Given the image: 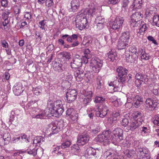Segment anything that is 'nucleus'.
Instances as JSON below:
<instances>
[{
	"label": "nucleus",
	"instance_id": "nucleus-53",
	"mask_svg": "<svg viewBox=\"0 0 159 159\" xmlns=\"http://www.w3.org/2000/svg\"><path fill=\"white\" fill-rule=\"evenodd\" d=\"M110 36V39L111 42L112 43L116 40V39L117 38V34L115 32H113L111 34Z\"/></svg>",
	"mask_w": 159,
	"mask_h": 159
},
{
	"label": "nucleus",
	"instance_id": "nucleus-22",
	"mask_svg": "<svg viewBox=\"0 0 159 159\" xmlns=\"http://www.w3.org/2000/svg\"><path fill=\"white\" fill-rule=\"evenodd\" d=\"M104 157L106 159H114L116 157V154L113 151H107L104 154Z\"/></svg>",
	"mask_w": 159,
	"mask_h": 159
},
{
	"label": "nucleus",
	"instance_id": "nucleus-51",
	"mask_svg": "<svg viewBox=\"0 0 159 159\" xmlns=\"http://www.w3.org/2000/svg\"><path fill=\"white\" fill-rule=\"evenodd\" d=\"M75 113V111L73 108H70L68 109L66 111V114L67 116L70 117L71 116H73Z\"/></svg>",
	"mask_w": 159,
	"mask_h": 159
},
{
	"label": "nucleus",
	"instance_id": "nucleus-7",
	"mask_svg": "<svg viewBox=\"0 0 159 159\" xmlns=\"http://www.w3.org/2000/svg\"><path fill=\"white\" fill-rule=\"evenodd\" d=\"M145 103L146 107L151 111L155 110L159 105L157 101L149 98L146 100Z\"/></svg>",
	"mask_w": 159,
	"mask_h": 159
},
{
	"label": "nucleus",
	"instance_id": "nucleus-24",
	"mask_svg": "<svg viewBox=\"0 0 159 159\" xmlns=\"http://www.w3.org/2000/svg\"><path fill=\"white\" fill-rule=\"evenodd\" d=\"M123 153L125 155V157L126 158H129L133 157L135 153V152L133 149H127L125 150Z\"/></svg>",
	"mask_w": 159,
	"mask_h": 159
},
{
	"label": "nucleus",
	"instance_id": "nucleus-45",
	"mask_svg": "<svg viewBox=\"0 0 159 159\" xmlns=\"http://www.w3.org/2000/svg\"><path fill=\"white\" fill-rule=\"evenodd\" d=\"M105 100V98L102 97H96L95 98L94 102L97 103H103Z\"/></svg>",
	"mask_w": 159,
	"mask_h": 159
},
{
	"label": "nucleus",
	"instance_id": "nucleus-38",
	"mask_svg": "<svg viewBox=\"0 0 159 159\" xmlns=\"http://www.w3.org/2000/svg\"><path fill=\"white\" fill-rule=\"evenodd\" d=\"M83 94L85 97L88 98H91L93 96V93L91 90H89L88 89L86 90H84L83 91Z\"/></svg>",
	"mask_w": 159,
	"mask_h": 159
},
{
	"label": "nucleus",
	"instance_id": "nucleus-58",
	"mask_svg": "<svg viewBox=\"0 0 159 159\" xmlns=\"http://www.w3.org/2000/svg\"><path fill=\"white\" fill-rule=\"evenodd\" d=\"M45 21V20H43L39 22L40 28L44 30H45L44 26L46 23Z\"/></svg>",
	"mask_w": 159,
	"mask_h": 159
},
{
	"label": "nucleus",
	"instance_id": "nucleus-15",
	"mask_svg": "<svg viewBox=\"0 0 159 159\" xmlns=\"http://www.w3.org/2000/svg\"><path fill=\"white\" fill-rule=\"evenodd\" d=\"M93 39L91 37L84 38L81 43V46H84L85 47H90L92 48V41Z\"/></svg>",
	"mask_w": 159,
	"mask_h": 159
},
{
	"label": "nucleus",
	"instance_id": "nucleus-1",
	"mask_svg": "<svg viewBox=\"0 0 159 159\" xmlns=\"http://www.w3.org/2000/svg\"><path fill=\"white\" fill-rule=\"evenodd\" d=\"M47 107L49 114H47L45 111H43L36 115L35 118L43 119L45 118L48 116L59 117L62 115L64 111L62 102L61 100H57L54 102L51 100L48 101Z\"/></svg>",
	"mask_w": 159,
	"mask_h": 159
},
{
	"label": "nucleus",
	"instance_id": "nucleus-13",
	"mask_svg": "<svg viewBox=\"0 0 159 159\" xmlns=\"http://www.w3.org/2000/svg\"><path fill=\"white\" fill-rule=\"evenodd\" d=\"M123 130L120 128H118L113 131L112 134H113L115 137H117L121 140L123 139Z\"/></svg>",
	"mask_w": 159,
	"mask_h": 159
},
{
	"label": "nucleus",
	"instance_id": "nucleus-2",
	"mask_svg": "<svg viewBox=\"0 0 159 159\" xmlns=\"http://www.w3.org/2000/svg\"><path fill=\"white\" fill-rule=\"evenodd\" d=\"M96 8L94 6H92L90 8H86L84 11V13L82 11L81 12L78 13L76 15L75 22L76 28L81 30L85 28H87V24L88 21L85 14H88L90 16L95 12Z\"/></svg>",
	"mask_w": 159,
	"mask_h": 159
},
{
	"label": "nucleus",
	"instance_id": "nucleus-39",
	"mask_svg": "<svg viewBox=\"0 0 159 159\" xmlns=\"http://www.w3.org/2000/svg\"><path fill=\"white\" fill-rule=\"evenodd\" d=\"M117 20H118V21H117V24H118L119 26H120V27L121 28L122 25L124 21V19L123 17L118 16L116 18L114 21H117Z\"/></svg>",
	"mask_w": 159,
	"mask_h": 159
},
{
	"label": "nucleus",
	"instance_id": "nucleus-59",
	"mask_svg": "<svg viewBox=\"0 0 159 159\" xmlns=\"http://www.w3.org/2000/svg\"><path fill=\"white\" fill-rule=\"evenodd\" d=\"M35 35L37 39H41L43 36V34L39 31H36L35 32Z\"/></svg>",
	"mask_w": 159,
	"mask_h": 159
},
{
	"label": "nucleus",
	"instance_id": "nucleus-64",
	"mask_svg": "<svg viewBox=\"0 0 159 159\" xmlns=\"http://www.w3.org/2000/svg\"><path fill=\"white\" fill-rule=\"evenodd\" d=\"M153 122L154 125L159 126V117L158 116L155 117L153 120Z\"/></svg>",
	"mask_w": 159,
	"mask_h": 159
},
{
	"label": "nucleus",
	"instance_id": "nucleus-6",
	"mask_svg": "<svg viewBox=\"0 0 159 159\" xmlns=\"http://www.w3.org/2000/svg\"><path fill=\"white\" fill-rule=\"evenodd\" d=\"M77 93L75 89L68 90L66 93V97L67 101L70 103L74 101L76 98Z\"/></svg>",
	"mask_w": 159,
	"mask_h": 159
},
{
	"label": "nucleus",
	"instance_id": "nucleus-17",
	"mask_svg": "<svg viewBox=\"0 0 159 159\" xmlns=\"http://www.w3.org/2000/svg\"><path fill=\"white\" fill-rule=\"evenodd\" d=\"M102 133L104 134L106 139L107 140L108 142H109V140H115L116 139L115 138H114L112 135L110 129L104 131Z\"/></svg>",
	"mask_w": 159,
	"mask_h": 159
},
{
	"label": "nucleus",
	"instance_id": "nucleus-8",
	"mask_svg": "<svg viewBox=\"0 0 159 159\" xmlns=\"http://www.w3.org/2000/svg\"><path fill=\"white\" fill-rule=\"evenodd\" d=\"M82 61L81 58L79 55H76L70 63V66L72 68H78L82 65Z\"/></svg>",
	"mask_w": 159,
	"mask_h": 159
},
{
	"label": "nucleus",
	"instance_id": "nucleus-5",
	"mask_svg": "<svg viewBox=\"0 0 159 159\" xmlns=\"http://www.w3.org/2000/svg\"><path fill=\"white\" fill-rule=\"evenodd\" d=\"M116 70L118 73L119 81L121 82L122 84H124L127 78L128 70L125 68L120 66L117 68Z\"/></svg>",
	"mask_w": 159,
	"mask_h": 159
},
{
	"label": "nucleus",
	"instance_id": "nucleus-46",
	"mask_svg": "<svg viewBox=\"0 0 159 159\" xmlns=\"http://www.w3.org/2000/svg\"><path fill=\"white\" fill-rule=\"evenodd\" d=\"M135 95L134 93L130 92L129 93H128L127 94V99L128 101H129L130 102H131V100L133 101L134 100V99L135 97Z\"/></svg>",
	"mask_w": 159,
	"mask_h": 159
},
{
	"label": "nucleus",
	"instance_id": "nucleus-23",
	"mask_svg": "<svg viewBox=\"0 0 159 159\" xmlns=\"http://www.w3.org/2000/svg\"><path fill=\"white\" fill-rule=\"evenodd\" d=\"M62 65L57 63L56 61L53 62L52 67L54 70L58 72H61L63 70V68L62 67Z\"/></svg>",
	"mask_w": 159,
	"mask_h": 159
},
{
	"label": "nucleus",
	"instance_id": "nucleus-37",
	"mask_svg": "<svg viewBox=\"0 0 159 159\" xmlns=\"http://www.w3.org/2000/svg\"><path fill=\"white\" fill-rule=\"evenodd\" d=\"M60 55L61 56L62 58L65 60H69L70 58V53L67 52H61Z\"/></svg>",
	"mask_w": 159,
	"mask_h": 159
},
{
	"label": "nucleus",
	"instance_id": "nucleus-30",
	"mask_svg": "<svg viewBox=\"0 0 159 159\" xmlns=\"http://www.w3.org/2000/svg\"><path fill=\"white\" fill-rule=\"evenodd\" d=\"M136 80H143L147 82L148 81L147 76L145 75L142 74L141 73H137L135 76Z\"/></svg>",
	"mask_w": 159,
	"mask_h": 159
},
{
	"label": "nucleus",
	"instance_id": "nucleus-26",
	"mask_svg": "<svg viewBox=\"0 0 159 159\" xmlns=\"http://www.w3.org/2000/svg\"><path fill=\"white\" fill-rule=\"evenodd\" d=\"M145 18L148 20L153 19L155 16V13L152 11L147 10L145 12Z\"/></svg>",
	"mask_w": 159,
	"mask_h": 159
},
{
	"label": "nucleus",
	"instance_id": "nucleus-9",
	"mask_svg": "<svg viewBox=\"0 0 159 159\" xmlns=\"http://www.w3.org/2000/svg\"><path fill=\"white\" fill-rule=\"evenodd\" d=\"M78 37V36L76 34H73L71 36L69 35L66 40L69 43H73L71 46L72 47H74L79 44V42L77 40Z\"/></svg>",
	"mask_w": 159,
	"mask_h": 159
},
{
	"label": "nucleus",
	"instance_id": "nucleus-43",
	"mask_svg": "<svg viewBox=\"0 0 159 159\" xmlns=\"http://www.w3.org/2000/svg\"><path fill=\"white\" fill-rule=\"evenodd\" d=\"M98 141L100 142H107L108 141L106 139L103 133L99 134L97 137Z\"/></svg>",
	"mask_w": 159,
	"mask_h": 159
},
{
	"label": "nucleus",
	"instance_id": "nucleus-60",
	"mask_svg": "<svg viewBox=\"0 0 159 159\" xmlns=\"http://www.w3.org/2000/svg\"><path fill=\"white\" fill-rule=\"evenodd\" d=\"M139 159H150V157L149 153H147L139 157Z\"/></svg>",
	"mask_w": 159,
	"mask_h": 159
},
{
	"label": "nucleus",
	"instance_id": "nucleus-31",
	"mask_svg": "<svg viewBox=\"0 0 159 159\" xmlns=\"http://www.w3.org/2000/svg\"><path fill=\"white\" fill-rule=\"evenodd\" d=\"M74 75L75 77L76 80L77 81H80L82 80L83 78L85 77H87L88 79V81H89L90 79L88 78V76L89 75L88 74H74Z\"/></svg>",
	"mask_w": 159,
	"mask_h": 159
},
{
	"label": "nucleus",
	"instance_id": "nucleus-62",
	"mask_svg": "<svg viewBox=\"0 0 159 159\" xmlns=\"http://www.w3.org/2000/svg\"><path fill=\"white\" fill-rule=\"evenodd\" d=\"M15 114V112L13 111H11V115L9 119V121L11 123V122L13 121L14 118V115Z\"/></svg>",
	"mask_w": 159,
	"mask_h": 159
},
{
	"label": "nucleus",
	"instance_id": "nucleus-16",
	"mask_svg": "<svg viewBox=\"0 0 159 159\" xmlns=\"http://www.w3.org/2000/svg\"><path fill=\"white\" fill-rule=\"evenodd\" d=\"M71 8L70 9L71 11L75 12L80 7V3L79 0H72L71 2Z\"/></svg>",
	"mask_w": 159,
	"mask_h": 159
},
{
	"label": "nucleus",
	"instance_id": "nucleus-27",
	"mask_svg": "<svg viewBox=\"0 0 159 159\" xmlns=\"http://www.w3.org/2000/svg\"><path fill=\"white\" fill-rule=\"evenodd\" d=\"M141 15H142L139 11L135 12L134 13L132 14L131 16V20H133V21H134L137 20H139V19L140 17H142Z\"/></svg>",
	"mask_w": 159,
	"mask_h": 159
},
{
	"label": "nucleus",
	"instance_id": "nucleus-34",
	"mask_svg": "<svg viewBox=\"0 0 159 159\" xmlns=\"http://www.w3.org/2000/svg\"><path fill=\"white\" fill-rule=\"evenodd\" d=\"M107 112L102 110L100 109L98 111L96 112L95 114L97 116H99L101 118L104 117L107 114Z\"/></svg>",
	"mask_w": 159,
	"mask_h": 159
},
{
	"label": "nucleus",
	"instance_id": "nucleus-40",
	"mask_svg": "<svg viewBox=\"0 0 159 159\" xmlns=\"http://www.w3.org/2000/svg\"><path fill=\"white\" fill-rule=\"evenodd\" d=\"M118 21V20H117V21H113L111 25V28L115 30H117L118 31H120L121 30V28L120 27V26H119L118 24H117V22Z\"/></svg>",
	"mask_w": 159,
	"mask_h": 159
},
{
	"label": "nucleus",
	"instance_id": "nucleus-29",
	"mask_svg": "<svg viewBox=\"0 0 159 159\" xmlns=\"http://www.w3.org/2000/svg\"><path fill=\"white\" fill-rule=\"evenodd\" d=\"M138 149V153L139 157L149 153V150L146 148H139Z\"/></svg>",
	"mask_w": 159,
	"mask_h": 159
},
{
	"label": "nucleus",
	"instance_id": "nucleus-19",
	"mask_svg": "<svg viewBox=\"0 0 159 159\" xmlns=\"http://www.w3.org/2000/svg\"><path fill=\"white\" fill-rule=\"evenodd\" d=\"M133 101L134 107L136 108H138L143 103V98L139 96L136 95Z\"/></svg>",
	"mask_w": 159,
	"mask_h": 159
},
{
	"label": "nucleus",
	"instance_id": "nucleus-54",
	"mask_svg": "<svg viewBox=\"0 0 159 159\" xmlns=\"http://www.w3.org/2000/svg\"><path fill=\"white\" fill-rule=\"evenodd\" d=\"M101 127L99 126H98L95 128L92 129V133L94 134H96L101 131Z\"/></svg>",
	"mask_w": 159,
	"mask_h": 159
},
{
	"label": "nucleus",
	"instance_id": "nucleus-55",
	"mask_svg": "<svg viewBox=\"0 0 159 159\" xmlns=\"http://www.w3.org/2000/svg\"><path fill=\"white\" fill-rule=\"evenodd\" d=\"M83 100L82 101V102L85 105H87L91 101V98H88L85 97L83 99H82Z\"/></svg>",
	"mask_w": 159,
	"mask_h": 159
},
{
	"label": "nucleus",
	"instance_id": "nucleus-21",
	"mask_svg": "<svg viewBox=\"0 0 159 159\" xmlns=\"http://www.w3.org/2000/svg\"><path fill=\"white\" fill-rule=\"evenodd\" d=\"M128 43L124 41L122 39L120 38L117 45L118 49L121 50L125 49V48L128 45Z\"/></svg>",
	"mask_w": 159,
	"mask_h": 159
},
{
	"label": "nucleus",
	"instance_id": "nucleus-48",
	"mask_svg": "<svg viewBox=\"0 0 159 159\" xmlns=\"http://www.w3.org/2000/svg\"><path fill=\"white\" fill-rule=\"evenodd\" d=\"M126 117L127 116H126ZM125 118L123 119L121 122V125L124 127H125L128 125L129 120V118H125Z\"/></svg>",
	"mask_w": 159,
	"mask_h": 159
},
{
	"label": "nucleus",
	"instance_id": "nucleus-44",
	"mask_svg": "<svg viewBox=\"0 0 159 159\" xmlns=\"http://www.w3.org/2000/svg\"><path fill=\"white\" fill-rule=\"evenodd\" d=\"M105 22L104 19L102 16H98L95 19V24L104 23Z\"/></svg>",
	"mask_w": 159,
	"mask_h": 159
},
{
	"label": "nucleus",
	"instance_id": "nucleus-63",
	"mask_svg": "<svg viewBox=\"0 0 159 159\" xmlns=\"http://www.w3.org/2000/svg\"><path fill=\"white\" fill-rule=\"evenodd\" d=\"M149 55L145 52L144 54H143L141 55V58L142 59H143L145 60H148L149 59Z\"/></svg>",
	"mask_w": 159,
	"mask_h": 159
},
{
	"label": "nucleus",
	"instance_id": "nucleus-61",
	"mask_svg": "<svg viewBox=\"0 0 159 159\" xmlns=\"http://www.w3.org/2000/svg\"><path fill=\"white\" fill-rule=\"evenodd\" d=\"M152 19L153 24L156 25V24H157L158 21L159 20V15H155Z\"/></svg>",
	"mask_w": 159,
	"mask_h": 159
},
{
	"label": "nucleus",
	"instance_id": "nucleus-3",
	"mask_svg": "<svg viewBox=\"0 0 159 159\" xmlns=\"http://www.w3.org/2000/svg\"><path fill=\"white\" fill-rule=\"evenodd\" d=\"M103 64V61L97 57H93L91 60L90 66L92 70L95 73H98Z\"/></svg>",
	"mask_w": 159,
	"mask_h": 159
},
{
	"label": "nucleus",
	"instance_id": "nucleus-47",
	"mask_svg": "<svg viewBox=\"0 0 159 159\" xmlns=\"http://www.w3.org/2000/svg\"><path fill=\"white\" fill-rule=\"evenodd\" d=\"M141 25L139 29V31L138 33V35H139V34H141V33L144 32L147 29L146 24H143Z\"/></svg>",
	"mask_w": 159,
	"mask_h": 159
},
{
	"label": "nucleus",
	"instance_id": "nucleus-12",
	"mask_svg": "<svg viewBox=\"0 0 159 159\" xmlns=\"http://www.w3.org/2000/svg\"><path fill=\"white\" fill-rule=\"evenodd\" d=\"M101 150H98L97 148L95 149L92 147L89 148L86 150V153L88 155L93 156L96 155V157L99 155L101 153Z\"/></svg>",
	"mask_w": 159,
	"mask_h": 159
},
{
	"label": "nucleus",
	"instance_id": "nucleus-33",
	"mask_svg": "<svg viewBox=\"0 0 159 159\" xmlns=\"http://www.w3.org/2000/svg\"><path fill=\"white\" fill-rule=\"evenodd\" d=\"M97 88L100 89L102 85L103 84V80L102 77L100 76H98L96 79Z\"/></svg>",
	"mask_w": 159,
	"mask_h": 159
},
{
	"label": "nucleus",
	"instance_id": "nucleus-4",
	"mask_svg": "<svg viewBox=\"0 0 159 159\" xmlns=\"http://www.w3.org/2000/svg\"><path fill=\"white\" fill-rule=\"evenodd\" d=\"M50 126L52 127V133L53 134H57L63 129L64 127L63 121L62 120L54 121L50 124Z\"/></svg>",
	"mask_w": 159,
	"mask_h": 159
},
{
	"label": "nucleus",
	"instance_id": "nucleus-41",
	"mask_svg": "<svg viewBox=\"0 0 159 159\" xmlns=\"http://www.w3.org/2000/svg\"><path fill=\"white\" fill-rule=\"evenodd\" d=\"M114 89H115L117 88L118 89L117 90H118L119 89H120V88H121V86H122V85L123 84H122V83L121 81H119V79H118V80H115L114 81Z\"/></svg>",
	"mask_w": 159,
	"mask_h": 159
},
{
	"label": "nucleus",
	"instance_id": "nucleus-10",
	"mask_svg": "<svg viewBox=\"0 0 159 159\" xmlns=\"http://www.w3.org/2000/svg\"><path fill=\"white\" fill-rule=\"evenodd\" d=\"M24 89L21 83H16L13 88L14 93L16 95H20L23 91Z\"/></svg>",
	"mask_w": 159,
	"mask_h": 159
},
{
	"label": "nucleus",
	"instance_id": "nucleus-28",
	"mask_svg": "<svg viewBox=\"0 0 159 159\" xmlns=\"http://www.w3.org/2000/svg\"><path fill=\"white\" fill-rule=\"evenodd\" d=\"M130 37V33L129 31H128L123 33L122 35L121 36L120 38L122 39L124 41H125L128 43Z\"/></svg>",
	"mask_w": 159,
	"mask_h": 159
},
{
	"label": "nucleus",
	"instance_id": "nucleus-14",
	"mask_svg": "<svg viewBox=\"0 0 159 159\" xmlns=\"http://www.w3.org/2000/svg\"><path fill=\"white\" fill-rule=\"evenodd\" d=\"M143 115L141 112L137 111L134 113L132 115L133 120H136L142 124L143 121Z\"/></svg>",
	"mask_w": 159,
	"mask_h": 159
},
{
	"label": "nucleus",
	"instance_id": "nucleus-56",
	"mask_svg": "<svg viewBox=\"0 0 159 159\" xmlns=\"http://www.w3.org/2000/svg\"><path fill=\"white\" fill-rule=\"evenodd\" d=\"M128 56H129V57L127 59V61L131 63L134 61L136 57V56H135L134 55H132V54H130V55H128Z\"/></svg>",
	"mask_w": 159,
	"mask_h": 159
},
{
	"label": "nucleus",
	"instance_id": "nucleus-18",
	"mask_svg": "<svg viewBox=\"0 0 159 159\" xmlns=\"http://www.w3.org/2000/svg\"><path fill=\"white\" fill-rule=\"evenodd\" d=\"M120 111H114L113 112L112 115L111 117L108 119L109 121L111 122L112 123L116 122L119 117L120 116Z\"/></svg>",
	"mask_w": 159,
	"mask_h": 159
},
{
	"label": "nucleus",
	"instance_id": "nucleus-20",
	"mask_svg": "<svg viewBox=\"0 0 159 159\" xmlns=\"http://www.w3.org/2000/svg\"><path fill=\"white\" fill-rule=\"evenodd\" d=\"M142 124L140 122H139L136 120H133L132 122L130 123V125L128 126L127 128L128 129L133 131Z\"/></svg>",
	"mask_w": 159,
	"mask_h": 159
},
{
	"label": "nucleus",
	"instance_id": "nucleus-49",
	"mask_svg": "<svg viewBox=\"0 0 159 159\" xmlns=\"http://www.w3.org/2000/svg\"><path fill=\"white\" fill-rule=\"evenodd\" d=\"M146 82L145 80H136L135 81V86L137 87L141 86V85L143 83H144Z\"/></svg>",
	"mask_w": 159,
	"mask_h": 159
},
{
	"label": "nucleus",
	"instance_id": "nucleus-57",
	"mask_svg": "<svg viewBox=\"0 0 159 159\" xmlns=\"http://www.w3.org/2000/svg\"><path fill=\"white\" fill-rule=\"evenodd\" d=\"M45 5L48 7H51L53 4V0H45Z\"/></svg>",
	"mask_w": 159,
	"mask_h": 159
},
{
	"label": "nucleus",
	"instance_id": "nucleus-25",
	"mask_svg": "<svg viewBox=\"0 0 159 159\" xmlns=\"http://www.w3.org/2000/svg\"><path fill=\"white\" fill-rule=\"evenodd\" d=\"M107 57H108L107 58V59L113 61L114 60H116L117 58V54L116 52L111 51L107 53Z\"/></svg>",
	"mask_w": 159,
	"mask_h": 159
},
{
	"label": "nucleus",
	"instance_id": "nucleus-11",
	"mask_svg": "<svg viewBox=\"0 0 159 159\" xmlns=\"http://www.w3.org/2000/svg\"><path fill=\"white\" fill-rule=\"evenodd\" d=\"M89 139V136L87 134L80 135L78 138L77 143L80 145H83L87 143Z\"/></svg>",
	"mask_w": 159,
	"mask_h": 159
},
{
	"label": "nucleus",
	"instance_id": "nucleus-42",
	"mask_svg": "<svg viewBox=\"0 0 159 159\" xmlns=\"http://www.w3.org/2000/svg\"><path fill=\"white\" fill-rule=\"evenodd\" d=\"M70 145V142L69 140H66L64 141L62 143L60 148H69Z\"/></svg>",
	"mask_w": 159,
	"mask_h": 159
},
{
	"label": "nucleus",
	"instance_id": "nucleus-32",
	"mask_svg": "<svg viewBox=\"0 0 159 159\" xmlns=\"http://www.w3.org/2000/svg\"><path fill=\"white\" fill-rule=\"evenodd\" d=\"M143 0H135L133 2L134 8L139 9L140 8L142 4Z\"/></svg>",
	"mask_w": 159,
	"mask_h": 159
},
{
	"label": "nucleus",
	"instance_id": "nucleus-50",
	"mask_svg": "<svg viewBox=\"0 0 159 159\" xmlns=\"http://www.w3.org/2000/svg\"><path fill=\"white\" fill-rule=\"evenodd\" d=\"M129 52L131 53H134L133 55L135 56H137V49L135 47L132 46L129 48Z\"/></svg>",
	"mask_w": 159,
	"mask_h": 159
},
{
	"label": "nucleus",
	"instance_id": "nucleus-36",
	"mask_svg": "<svg viewBox=\"0 0 159 159\" xmlns=\"http://www.w3.org/2000/svg\"><path fill=\"white\" fill-rule=\"evenodd\" d=\"M37 148L30 147V149L26 150V152L30 155L35 156L37 154Z\"/></svg>",
	"mask_w": 159,
	"mask_h": 159
},
{
	"label": "nucleus",
	"instance_id": "nucleus-35",
	"mask_svg": "<svg viewBox=\"0 0 159 159\" xmlns=\"http://www.w3.org/2000/svg\"><path fill=\"white\" fill-rule=\"evenodd\" d=\"M142 21L141 20H135L133 21V20L131 21V26L133 27H135L136 29H137L141 26V24Z\"/></svg>",
	"mask_w": 159,
	"mask_h": 159
},
{
	"label": "nucleus",
	"instance_id": "nucleus-52",
	"mask_svg": "<svg viewBox=\"0 0 159 159\" xmlns=\"http://www.w3.org/2000/svg\"><path fill=\"white\" fill-rule=\"evenodd\" d=\"M84 55L85 56L91 57V53L89 48H85L84 51Z\"/></svg>",
	"mask_w": 159,
	"mask_h": 159
}]
</instances>
